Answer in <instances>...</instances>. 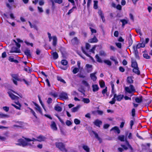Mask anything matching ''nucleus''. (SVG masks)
I'll return each instance as SVG.
<instances>
[{
    "mask_svg": "<svg viewBox=\"0 0 152 152\" xmlns=\"http://www.w3.org/2000/svg\"><path fill=\"white\" fill-rule=\"evenodd\" d=\"M24 139H20L18 140L17 143L16 145L20 146H22L23 147H25L28 146H31L34 144L33 142L32 143V144L30 143L29 142L31 141H37V139L32 138V139L24 138Z\"/></svg>",
    "mask_w": 152,
    "mask_h": 152,
    "instance_id": "obj_1",
    "label": "nucleus"
},
{
    "mask_svg": "<svg viewBox=\"0 0 152 152\" xmlns=\"http://www.w3.org/2000/svg\"><path fill=\"white\" fill-rule=\"evenodd\" d=\"M55 145L56 147L62 152H67V150L66 148V145L62 142H56Z\"/></svg>",
    "mask_w": 152,
    "mask_h": 152,
    "instance_id": "obj_2",
    "label": "nucleus"
},
{
    "mask_svg": "<svg viewBox=\"0 0 152 152\" xmlns=\"http://www.w3.org/2000/svg\"><path fill=\"white\" fill-rule=\"evenodd\" d=\"M125 91L129 94H131L133 92H135L134 86L132 85H130L129 87H125Z\"/></svg>",
    "mask_w": 152,
    "mask_h": 152,
    "instance_id": "obj_3",
    "label": "nucleus"
},
{
    "mask_svg": "<svg viewBox=\"0 0 152 152\" xmlns=\"http://www.w3.org/2000/svg\"><path fill=\"white\" fill-rule=\"evenodd\" d=\"M59 96L61 99L66 100L68 98L67 94L64 92H61L59 95Z\"/></svg>",
    "mask_w": 152,
    "mask_h": 152,
    "instance_id": "obj_4",
    "label": "nucleus"
},
{
    "mask_svg": "<svg viewBox=\"0 0 152 152\" xmlns=\"http://www.w3.org/2000/svg\"><path fill=\"white\" fill-rule=\"evenodd\" d=\"M61 63L62 65L66 66L64 67H61V69L64 70H66L67 69L68 67V66L67 65L68 62L66 60H62L61 61Z\"/></svg>",
    "mask_w": 152,
    "mask_h": 152,
    "instance_id": "obj_5",
    "label": "nucleus"
},
{
    "mask_svg": "<svg viewBox=\"0 0 152 152\" xmlns=\"http://www.w3.org/2000/svg\"><path fill=\"white\" fill-rule=\"evenodd\" d=\"M72 44L73 45H77L80 43V41L77 37H75L71 40Z\"/></svg>",
    "mask_w": 152,
    "mask_h": 152,
    "instance_id": "obj_6",
    "label": "nucleus"
},
{
    "mask_svg": "<svg viewBox=\"0 0 152 152\" xmlns=\"http://www.w3.org/2000/svg\"><path fill=\"white\" fill-rule=\"evenodd\" d=\"M8 94L9 96L12 100H18L19 99V97L18 96H15L11 92H8Z\"/></svg>",
    "mask_w": 152,
    "mask_h": 152,
    "instance_id": "obj_7",
    "label": "nucleus"
},
{
    "mask_svg": "<svg viewBox=\"0 0 152 152\" xmlns=\"http://www.w3.org/2000/svg\"><path fill=\"white\" fill-rule=\"evenodd\" d=\"M133 53H134L135 56L136 58H139L138 53L137 51V49L135 48V46L134 45L133 47Z\"/></svg>",
    "mask_w": 152,
    "mask_h": 152,
    "instance_id": "obj_8",
    "label": "nucleus"
},
{
    "mask_svg": "<svg viewBox=\"0 0 152 152\" xmlns=\"http://www.w3.org/2000/svg\"><path fill=\"white\" fill-rule=\"evenodd\" d=\"M131 66L134 68L138 67V64L135 60L132 58L131 59Z\"/></svg>",
    "mask_w": 152,
    "mask_h": 152,
    "instance_id": "obj_9",
    "label": "nucleus"
},
{
    "mask_svg": "<svg viewBox=\"0 0 152 152\" xmlns=\"http://www.w3.org/2000/svg\"><path fill=\"white\" fill-rule=\"evenodd\" d=\"M93 123L96 126L100 127V125H101L102 124V122L101 121L97 119Z\"/></svg>",
    "mask_w": 152,
    "mask_h": 152,
    "instance_id": "obj_10",
    "label": "nucleus"
},
{
    "mask_svg": "<svg viewBox=\"0 0 152 152\" xmlns=\"http://www.w3.org/2000/svg\"><path fill=\"white\" fill-rule=\"evenodd\" d=\"M114 95H116L115 96V99L116 98V100L118 101H120L124 97L123 95L120 94L117 95L116 94H113Z\"/></svg>",
    "mask_w": 152,
    "mask_h": 152,
    "instance_id": "obj_11",
    "label": "nucleus"
},
{
    "mask_svg": "<svg viewBox=\"0 0 152 152\" xmlns=\"http://www.w3.org/2000/svg\"><path fill=\"white\" fill-rule=\"evenodd\" d=\"M20 50L17 47H13L12 48L11 50L10 51L11 53H20Z\"/></svg>",
    "mask_w": 152,
    "mask_h": 152,
    "instance_id": "obj_12",
    "label": "nucleus"
},
{
    "mask_svg": "<svg viewBox=\"0 0 152 152\" xmlns=\"http://www.w3.org/2000/svg\"><path fill=\"white\" fill-rule=\"evenodd\" d=\"M91 132L94 134L95 137L99 141V143H102V139L99 137L98 134L96 132L93 131H92Z\"/></svg>",
    "mask_w": 152,
    "mask_h": 152,
    "instance_id": "obj_13",
    "label": "nucleus"
},
{
    "mask_svg": "<svg viewBox=\"0 0 152 152\" xmlns=\"http://www.w3.org/2000/svg\"><path fill=\"white\" fill-rule=\"evenodd\" d=\"M125 142H126V145L128 146V147L129 149V152H134V151L133 148H132V146L130 145L128 141L126 139L125 140Z\"/></svg>",
    "mask_w": 152,
    "mask_h": 152,
    "instance_id": "obj_14",
    "label": "nucleus"
},
{
    "mask_svg": "<svg viewBox=\"0 0 152 152\" xmlns=\"http://www.w3.org/2000/svg\"><path fill=\"white\" fill-rule=\"evenodd\" d=\"M37 141L41 142L45 141L46 138L44 136L40 135L37 137Z\"/></svg>",
    "mask_w": 152,
    "mask_h": 152,
    "instance_id": "obj_15",
    "label": "nucleus"
},
{
    "mask_svg": "<svg viewBox=\"0 0 152 152\" xmlns=\"http://www.w3.org/2000/svg\"><path fill=\"white\" fill-rule=\"evenodd\" d=\"M98 41V39L95 36L93 38L90 39L88 41L89 42L91 43H96Z\"/></svg>",
    "mask_w": 152,
    "mask_h": 152,
    "instance_id": "obj_16",
    "label": "nucleus"
},
{
    "mask_svg": "<svg viewBox=\"0 0 152 152\" xmlns=\"http://www.w3.org/2000/svg\"><path fill=\"white\" fill-rule=\"evenodd\" d=\"M97 72H95L94 73H92L90 74V77L91 79L93 80V81H95L96 80L97 77L95 76V75L96 74Z\"/></svg>",
    "mask_w": 152,
    "mask_h": 152,
    "instance_id": "obj_17",
    "label": "nucleus"
},
{
    "mask_svg": "<svg viewBox=\"0 0 152 152\" xmlns=\"http://www.w3.org/2000/svg\"><path fill=\"white\" fill-rule=\"evenodd\" d=\"M132 71L137 75H139L140 74V72L138 67L133 68L132 70Z\"/></svg>",
    "mask_w": 152,
    "mask_h": 152,
    "instance_id": "obj_18",
    "label": "nucleus"
},
{
    "mask_svg": "<svg viewBox=\"0 0 152 152\" xmlns=\"http://www.w3.org/2000/svg\"><path fill=\"white\" fill-rule=\"evenodd\" d=\"M24 53L27 57H30L31 56L30 53V50L27 49L25 50L24 51Z\"/></svg>",
    "mask_w": 152,
    "mask_h": 152,
    "instance_id": "obj_19",
    "label": "nucleus"
},
{
    "mask_svg": "<svg viewBox=\"0 0 152 152\" xmlns=\"http://www.w3.org/2000/svg\"><path fill=\"white\" fill-rule=\"evenodd\" d=\"M51 128L54 130H56L57 129L56 125L54 121H52L51 125Z\"/></svg>",
    "mask_w": 152,
    "mask_h": 152,
    "instance_id": "obj_20",
    "label": "nucleus"
},
{
    "mask_svg": "<svg viewBox=\"0 0 152 152\" xmlns=\"http://www.w3.org/2000/svg\"><path fill=\"white\" fill-rule=\"evenodd\" d=\"M53 42L52 44L54 46H56L57 44V37L56 36H53L52 37Z\"/></svg>",
    "mask_w": 152,
    "mask_h": 152,
    "instance_id": "obj_21",
    "label": "nucleus"
},
{
    "mask_svg": "<svg viewBox=\"0 0 152 152\" xmlns=\"http://www.w3.org/2000/svg\"><path fill=\"white\" fill-rule=\"evenodd\" d=\"M80 107V105H78L77 106L74 107L71 109V111L73 113H75L77 112Z\"/></svg>",
    "mask_w": 152,
    "mask_h": 152,
    "instance_id": "obj_22",
    "label": "nucleus"
},
{
    "mask_svg": "<svg viewBox=\"0 0 152 152\" xmlns=\"http://www.w3.org/2000/svg\"><path fill=\"white\" fill-rule=\"evenodd\" d=\"M12 77L13 78V79H14L16 80L21 81V80L18 78V75L17 74H12Z\"/></svg>",
    "mask_w": 152,
    "mask_h": 152,
    "instance_id": "obj_23",
    "label": "nucleus"
},
{
    "mask_svg": "<svg viewBox=\"0 0 152 152\" xmlns=\"http://www.w3.org/2000/svg\"><path fill=\"white\" fill-rule=\"evenodd\" d=\"M142 96L140 97H135V101L137 103H140L142 102Z\"/></svg>",
    "mask_w": 152,
    "mask_h": 152,
    "instance_id": "obj_24",
    "label": "nucleus"
},
{
    "mask_svg": "<svg viewBox=\"0 0 152 152\" xmlns=\"http://www.w3.org/2000/svg\"><path fill=\"white\" fill-rule=\"evenodd\" d=\"M92 88H93V91L94 92H95L98 90L99 87L97 85H93L92 86Z\"/></svg>",
    "mask_w": 152,
    "mask_h": 152,
    "instance_id": "obj_25",
    "label": "nucleus"
},
{
    "mask_svg": "<svg viewBox=\"0 0 152 152\" xmlns=\"http://www.w3.org/2000/svg\"><path fill=\"white\" fill-rule=\"evenodd\" d=\"M133 78V77L132 76L128 77L127 79V83L130 84L133 83V80L132 79Z\"/></svg>",
    "mask_w": 152,
    "mask_h": 152,
    "instance_id": "obj_26",
    "label": "nucleus"
},
{
    "mask_svg": "<svg viewBox=\"0 0 152 152\" xmlns=\"http://www.w3.org/2000/svg\"><path fill=\"white\" fill-rule=\"evenodd\" d=\"M128 42L129 46H131L133 43V41L132 39V35L131 34H129V36Z\"/></svg>",
    "mask_w": 152,
    "mask_h": 152,
    "instance_id": "obj_27",
    "label": "nucleus"
},
{
    "mask_svg": "<svg viewBox=\"0 0 152 152\" xmlns=\"http://www.w3.org/2000/svg\"><path fill=\"white\" fill-rule=\"evenodd\" d=\"M145 46V44L144 43H138L136 46L135 48L137 49L138 48H144Z\"/></svg>",
    "mask_w": 152,
    "mask_h": 152,
    "instance_id": "obj_28",
    "label": "nucleus"
},
{
    "mask_svg": "<svg viewBox=\"0 0 152 152\" xmlns=\"http://www.w3.org/2000/svg\"><path fill=\"white\" fill-rule=\"evenodd\" d=\"M113 130H115V132H117L118 134H119L120 132V131L119 129L118 128L117 126H115L113 128L110 130L111 131Z\"/></svg>",
    "mask_w": 152,
    "mask_h": 152,
    "instance_id": "obj_29",
    "label": "nucleus"
},
{
    "mask_svg": "<svg viewBox=\"0 0 152 152\" xmlns=\"http://www.w3.org/2000/svg\"><path fill=\"white\" fill-rule=\"evenodd\" d=\"M52 55L53 56V58L54 59H57L58 57V55L56 52L53 53Z\"/></svg>",
    "mask_w": 152,
    "mask_h": 152,
    "instance_id": "obj_30",
    "label": "nucleus"
},
{
    "mask_svg": "<svg viewBox=\"0 0 152 152\" xmlns=\"http://www.w3.org/2000/svg\"><path fill=\"white\" fill-rule=\"evenodd\" d=\"M9 60L11 62H14L15 63H18V61L16 59H14L11 56H10L9 58Z\"/></svg>",
    "mask_w": 152,
    "mask_h": 152,
    "instance_id": "obj_31",
    "label": "nucleus"
},
{
    "mask_svg": "<svg viewBox=\"0 0 152 152\" xmlns=\"http://www.w3.org/2000/svg\"><path fill=\"white\" fill-rule=\"evenodd\" d=\"M35 105L36 107L35 108V109L38 111L40 113H42V111L40 107L36 104H35Z\"/></svg>",
    "mask_w": 152,
    "mask_h": 152,
    "instance_id": "obj_32",
    "label": "nucleus"
},
{
    "mask_svg": "<svg viewBox=\"0 0 152 152\" xmlns=\"http://www.w3.org/2000/svg\"><path fill=\"white\" fill-rule=\"evenodd\" d=\"M120 21L122 23V26L124 27V26L128 23V21L125 19H121Z\"/></svg>",
    "mask_w": 152,
    "mask_h": 152,
    "instance_id": "obj_33",
    "label": "nucleus"
},
{
    "mask_svg": "<svg viewBox=\"0 0 152 152\" xmlns=\"http://www.w3.org/2000/svg\"><path fill=\"white\" fill-rule=\"evenodd\" d=\"M9 117V116L7 115L3 114L2 113H0V118H8Z\"/></svg>",
    "mask_w": 152,
    "mask_h": 152,
    "instance_id": "obj_34",
    "label": "nucleus"
},
{
    "mask_svg": "<svg viewBox=\"0 0 152 152\" xmlns=\"http://www.w3.org/2000/svg\"><path fill=\"white\" fill-rule=\"evenodd\" d=\"M55 109L56 111L59 112H61L62 110V108L58 105H56L55 107Z\"/></svg>",
    "mask_w": 152,
    "mask_h": 152,
    "instance_id": "obj_35",
    "label": "nucleus"
},
{
    "mask_svg": "<svg viewBox=\"0 0 152 152\" xmlns=\"http://www.w3.org/2000/svg\"><path fill=\"white\" fill-rule=\"evenodd\" d=\"M118 139L122 142H124L125 141L124 136L123 135L119 136L118 137Z\"/></svg>",
    "mask_w": 152,
    "mask_h": 152,
    "instance_id": "obj_36",
    "label": "nucleus"
},
{
    "mask_svg": "<svg viewBox=\"0 0 152 152\" xmlns=\"http://www.w3.org/2000/svg\"><path fill=\"white\" fill-rule=\"evenodd\" d=\"M83 148L87 152H89L90 149L88 146L86 145H83Z\"/></svg>",
    "mask_w": 152,
    "mask_h": 152,
    "instance_id": "obj_37",
    "label": "nucleus"
},
{
    "mask_svg": "<svg viewBox=\"0 0 152 152\" xmlns=\"http://www.w3.org/2000/svg\"><path fill=\"white\" fill-rule=\"evenodd\" d=\"M95 58H96V61L102 63V60L101 58L99 57L97 54H96L95 56Z\"/></svg>",
    "mask_w": 152,
    "mask_h": 152,
    "instance_id": "obj_38",
    "label": "nucleus"
},
{
    "mask_svg": "<svg viewBox=\"0 0 152 152\" xmlns=\"http://www.w3.org/2000/svg\"><path fill=\"white\" fill-rule=\"evenodd\" d=\"M27 108L30 110L31 113H32L33 115L37 118V117L36 115V113L33 110L29 107H28Z\"/></svg>",
    "mask_w": 152,
    "mask_h": 152,
    "instance_id": "obj_39",
    "label": "nucleus"
},
{
    "mask_svg": "<svg viewBox=\"0 0 152 152\" xmlns=\"http://www.w3.org/2000/svg\"><path fill=\"white\" fill-rule=\"evenodd\" d=\"M104 63L109 66H111L112 65L111 62L110 60H105L104 61Z\"/></svg>",
    "mask_w": 152,
    "mask_h": 152,
    "instance_id": "obj_40",
    "label": "nucleus"
},
{
    "mask_svg": "<svg viewBox=\"0 0 152 152\" xmlns=\"http://www.w3.org/2000/svg\"><path fill=\"white\" fill-rule=\"evenodd\" d=\"M74 9H77L76 7V6L73 7L72 8L69 10L68 12L67 13V15H69L71 13H72Z\"/></svg>",
    "mask_w": 152,
    "mask_h": 152,
    "instance_id": "obj_41",
    "label": "nucleus"
},
{
    "mask_svg": "<svg viewBox=\"0 0 152 152\" xmlns=\"http://www.w3.org/2000/svg\"><path fill=\"white\" fill-rule=\"evenodd\" d=\"M57 79L58 81H59L60 82L63 83H66V82L65 81V80H64L61 77L59 76H57Z\"/></svg>",
    "mask_w": 152,
    "mask_h": 152,
    "instance_id": "obj_42",
    "label": "nucleus"
},
{
    "mask_svg": "<svg viewBox=\"0 0 152 152\" xmlns=\"http://www.w3.org/2000/svg\"><path fill=\"white\" fill-rule=\"evenodd\" d=\"M98 2L97 1H94V8L95 9H96L98 8Z\"/></svg>",
    "mask_w": 152,
    "mask_h": 152,
    "instance_id": "obj_43",
    "label": "nucleus"
},
{
    "mask_svg": "<svg viewBox=\"0 0 152 152\" xmlns=\"http://www.w3.org/2000/svg\"><path fill=\"white\" fill-rule=\"evenodd\" d=\"M136 32L138 33L140 36L142 35V33L141 32V29L139 28H136Z\"/></svg>",
    "mask_w": 152,
    "mask_h": 152,
    "instance_id": "obj_44",
    "label": "nucleus"
},
{
    "mask_svg": "<svg viewBox=\"0 0 152 152\" xmlns=\"http://www.w3.org/2000/svg\"><path fill=\"white\" fill-rule=\"evenodd\" d=\"M115 95H113V97L112 98V100L109 102V103L110 104H115L116 100L115 99Z\"/></svg>",
    "mask_w": 152,
    "mask_h": 152,
    "instance_id": "obj_45",
    "label": "nucleus"
},
{
    "mask_svg": "<svg viewBox=\"0 0 152 152\" xmlns=\"http://www.w3.org/2000/svg\"><path fill=\"white\" fill-rule=\"evenodd\" d=\"M82 101L84 103L86 104L90 102L89 99L88 98H83L82 100Z\"/></svg>",
    "mask_w": 152,
    "mask_h": 152,
    "instance_id": "obj_46",
    "label": "nucleus"
},
{
    "mask_svg": "<svg viewBox=\"0 0 152 152\" xmlns=\"http://www.w3.org/2000/svg\"><path fill=\"white\" fill-rule=\"evenodd\" d=\"M79 69H80L77 68H74L72 71L73 73L74 74H76L77 72H78Z\"/></svg>",
    "mask_w": 152,
    "mask_h": 152,
    "instance_id": "obj_47",
    "label": "nucleus"
},
{
    "mask_svg": "<svg viewBox=\"0 0 152 152\" xmlns=\"http://www.w3.org/2000/svg\"><path fill=\"white\" fill-rule=\"evenodd\" d=\"M143 56L145 58L147 59H150L151 58L150 56L147 53H144Z\"/></svg>",
    "mask_w": 152,
    "mask_h": 152,
    "instance_id": "obj_48",
    "label": "nucleus"
},
{
    "mask_svg": "<svg viewBox=\"0 0 152 152\" xmlns=\"http://www.w3.org/2000/svg\"><path fill=\"white\" fill-rule=\"evenodd\" d=\"M74 122L76 124L78 125L80 124V121L78 119L75 118L74 120Z\"/></svg>",
    "mask_w": 152,
    "mask_h": 152,
    "instance_id": "obj_49",
    "label": "nucleus"
},
{
    "mask_svg": "<svg viewBox=\"0 0 152 152\" xmlns=\"http://www.w3.org/2000/svg\"><path fill=\"white\" fill-rule=\"evenodd\" d=\"M82 83L86 86L88 87L89 86L88 83L85 80H83L82 81Z\"/></svg>",
    "mask_w": 152,
    "mask_h": 152,
    "instance_id": "obj_50",
    "label": "nucleus"
},
{
    "mask_svg": "<svg viewBox=\"0 0 152 152\" xmlns=\"http://www.w3.org/2000/svg\"><path fill=\"white\" fill-rule=\"evenodd\" d=\"M99 54L101 56H106V54L103 50H101L99 52Z\"/></svg>",
    "mask_w": 152,
    "mask_h": 152,
    "instance_id": "obj_51",
    "label": "nucleus"
},
{
    "mask_svg": "<svg viewBox=\"0 0 152 152\" xmlns=\"http://www.w3.org/2000/svg\"><path fill=\"white\" fill-rule=\"evenodd\" d=\"M50 94L54 97H56L57 96V94L55 92H51L50 93Z\"/></svg>",
    "mask_w": 152,
    "mask_h": 152,
    "instance_id": "obj_52",
    "label": "nucleus"
},
{
    "mask_svg": "<svg viewBox=\"0 0 152 152\" xmlns=\"http://www.w3.org/2000/svg\"><path fill=\"white\" fill-rule=\"evenodd\" d=\"M78 91L81 93L84 94L85 90L82 88H80L78 89Z\"/></svg>",
    "mask_w": 152,
    "mask_h": 152,
    "instance_id": "obj_53",
    "label": "nucleus"
},
{
    "mask_svg": "<svg viewBox=\"0 0 152 152\" xmlns=\"http://www.w3.org/2000/svg\"><path fill=\"white\" fill-rule=\"evenodd\" d=\"M52 99L51 98H48V99L47 101V102L48 104H50L52 102Z\"/></svg>",
    "mask_w": 152,
    "mask_h": 152,
    "instance_id": "obj_54",
    "label": "nucleus"
},
{
    "mask_svg": "<svg viewBox=\"0 0 152 152\" xmlns=\"http://www.w3.org/2000/svg\"><path fill=\"white\" fill-rule=\"evenodd\" d=\"M81 50L83 53H84L85 54H86V55L88 57H90V56L84 50V49L82 47L81 48Z\"/></svg>",
    "mask_w": 152,
    "mask_h": 152,
    "instance_id": "obj_55",
    "label": "nucleus"
},
{
    "mask_svg": "<svg viewBox=\"0 0 152 152\" xmlns=\"http://www.w3.org/2000/svg\"><path fill=\"white\" fill-rule=\"evenodd\" d=\"M86 67L87 69L89 68L90 69H92V66L91 65L86 64Z\"/></svg>",
    "mask_w": 152,
    "mask_h": 152,
    "instance_id": "obj_56",
    "label": "nucleus"
},
{
    "mask_svg": "<svg viewBox=\"0 0 152 152\" xmlns=\"http://www.w3.org/2000/svg\"><path fill=\"white\" fill-rule=\"evenodd\" d=\"M54 2L58 4H61L63 2L62 0H54Z\"/></svg>",
    "mask_w": 152,
    "mask_h": 152,
    "instance_id": "obj_57",
    "label": "nucleus"
},
{
    "mask_svg": "<svg viewBox=\"0 0 152 152\" xmlns=\"http://www.w3.org/2000/svg\"><path fill=\"white\" fill-rule=\"evenodd\" d=\"M3 109L4 111H5L6 112H8L9 110V107L7 106L3 107Z\"/></svg>",
    "mask_w": 152,
    "mask_h": 152,
    "instance_id": "obj_58",
    "label": "nucleus"
},
{
    "mask_svg": "<svg viewBox=\"0 0 152 152\" xmlns=\"http://www.w3.org/2000/svg\"><path fill=\"white\" fill-rule=\"evenodd\" d=\"M66 125L68 126H69L72 124L71 122L69 120H67L66 122Z\"/></svg>",
    "mask_w": 152,
    "mask_h": 152,
    "instance_id": "obj_59",
    "label": "nucleus"
},
{
    "mask_svg": "<svg viewBox=\"0 0 152 152\" xmlns=\"http://www.w3.org/2000/svg\"><path fill=\"white\" fill-rule=\"evenodd\" d=\"M11 105L12 106H13L14 107H15L16 109H18V110H20V107L19 106H16L14 104H11Z\"/></svg>",
    "mask_w": 152,
    "mask_h": 152,
    "instance_id": "obj_60",
    "label": "nucleus"
},
{
    "mask_svg": "<svg viewBox=\"0 0 152 152\" xmlns=\"http://www.w3.org/2000/svg\"><path fill=\"white\" fill-rule=\"evenodd\" d=\"M116 46L119 48H121V44L120 43H115Z\"/></svg>",
    "mask_w": 152,
    "mask_h": 152,
    "instance_id": "obj_61",
    "label": "nucleus"
},
{
    "mask_svg": "<svg viewBox=\"0 0 152 152\" xmlns=\"http://www.w3.org/2000/svg\"><path fill=\"white\" fill-rule=\"evenodd\" d=\"M119 70L120 72H124L125 69L122 66H120L119 67Z\"/></svg>",
    "mask_w": 152,
    "mask_h": 152,
    "instance_id": "obj_62",
    "label": "nucleus"
},
{
    "mask_svg": "<svg viewBox=\"0 0 152 152\" xmlns=\"http://www.w3.org/2000/svg\"><path fill=\"white\" fill-rule=\"evenodd\" d=\"M44 2L43 0H40L39 1V5L40 6L43 5L44 4Z\"/></svg>",
    "mask_w": 152,
    "mask_h": 152,
    "instance_id": "obj_63",
    "label": "nucleus"
},
{
    "mask_svg": "<svg viewBox=\"0 0 152 152\" xmlns=\"http://www.w3.org/2000/svg\"><path fill=\"white\" fill-rule=\"evenodd\" d=\"M90 45L88 43H86V49L87 50H88L89 49L90 47Z\"/></svg>",
    "mask_w": 152,
    "mask_h": 152,
    "instance_id": "obj_64",
    "label": "nucleus"
}]
</instances>
